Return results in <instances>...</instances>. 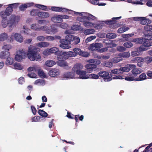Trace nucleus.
Listing matches in <instances>:
<instances>
[{"mask_svg": "<svg viewBox=\"0 0 152 152\" xmlns=\"http://www.w3.org/2000/svg\"><path fill=\"white\" fill-rule=\"evenodd\" d=\"M40 51L39 48L30 45L28 47V52L24 50H20L18 53H19L23 59L25 58L27 56L31 61H39L41 59V56L39 53Z\"/></svg>", "mask_w": 152, "mask_h": 152, "instance_id": "f257e3e1", "label": "nucleus"}, {"mask_svg": "<svg viewBox=\"0 0 152 152\" xmlns=\"http://www.w3.org/2000/svg\"><path fill=\"white\" fill-rule=\"evenodd\" d=\"M82 15H81L82 17H78L77 20L80 22H83L85 20H92L95 19V16L87 12H82Z\"/></svg>", "mask_w": 152, "mask_h": 152, "instance_id": "f03ea898", "label": "nucleus"}, {"mask_svg": "<svg viewBox=\"0 0 152 152\" xmlns=\"http://www.w3.org/2000/svg\"><path fill=\"white\" fill-rule=\"evenodd\" d=\"M57 59L58 60H66L71 57L69 51L68 52H64L59 50L57 53Z\"/></svg>", "mask_w": 152, "mask_h": 152, "instance_id": "7ed1b4c3", "label": "nucleus"}, {"mask_svg": "<svg viewBox=\"0 0 152 152\" xmlns=\"http://www.w3.org/2000/svg\"><path fill=\"white\" fill-rule=\"evenodd\" d=\"M98 74L99 75V77L102 78H104V80L105 81H110L112 79L111 77H112V75L111 74L109 75L107 72L101 71L98 73Z\"/></svg>", "mask_w": 152, "mask_h": 152, "instance_id": "20e7f679", "label": "nucleus"}, {"mask_svg": "<svg viewBox=\"0 0 152 152\" xmlns=\"http://www.w3.org/2000/svg\"><path fill=\"white\" fill-rule=\"evenodd\" d=\"M135 20L140 21V24L142 25H145L146 23L148 24H150L151 21L149 19H147L145 17L134 18Z\"/></svg>", "mask_w": 152, "mask_h": 152, "instance_id": "39448f33", "label": "nucleus"}, {"mask_svg": "<svg viewBox=\"0 0 152 152\" xmlns=\"http://www.w3.org/2000/svg\"><path fill=\"white\" fill-rule=\"evenodd\" d=\"M146 49L143 46H141L138 48L136 49L135 50L132 52V56H135L139 55L142 51L146 50Z\"/></svg>", "mask_w": 152, "mask_h": 152, "instance_id": "423d86ee", "label": "nucleus"}, {"mask_svg": "<svg viewBox=\"0 0 152 152\" xmlns=\"http://www.w3.org/2000/svg\"><path fill=\"white\" fill-rule=\"evenodd\" d=\"M60 44L59 45L60 47L63 49H69L70 48V46L69 45L71 43L68 42L65 39H60Z\"/></svg>", "mask_w": 152, "mask_h": 152, "instance_id": "0eeeda50", "label": "nucleus"}, {"mask_svg": "<svg viewBox=\"0 0 152 152\" xmlns=\"http://www.w3.org/2000/svg\"><path fill=\"white\" fill-rule=\"evenodd\" d=\"M117 21L116 20H107L105 21V23L109 25L110 28H116L118 27V25L116 24Z\"/></svg>", "mask_w": 152, "mask_h": 152, "instance_id": "6e6552de", "label": "nucleus"}, {"mask_svg": "<svg viewBox=\"0 0 152 152\" xmlns=\"http://www.w3.org/2000/svg\"><path fill=\"white\" fill-rule=\"evenodd\" d=\"M49 74L51 77H57L60 75V72L58 69L54 68L49 71Z\"/></svg>", "mask_w": 152, "mask_h": 152, "instance_id": "1a4fd4ad", "label": "nucleus"}, {"mask_svg": "<svg viewBox=\"0 0 152 152\" xmlns=\"http://www.w3.org/2000/svg\"><path fill=\"white\" fill-rule=\"evenodd\" d=\"M135 67V65L132 64H129L126 65L125 67H121L120 68V71L122 72H128L133 68Z\"/></svg>", "mask_w": 152, "mask_h": 152, "instance_id": "9d476101", "label": "nucleus"}, {"mask_svg": "<svg viewBox=\"0 0 152 152\" xmlns=\"http://www.w3.org/2000/svg\"><path fill=\"white\" fill-rule=\"evenodd\" d=\"M139 59L141 62H144L148 64L150 63L152 61V57L148 56L145 57L143 58L139 57H137L136 58V61H138Z\"/></svg>", "mask_w": 152, "mask_h": 152, "instance_id": "9b49d317", "label": "nucleus"}, {"mask_svg": "<svg viewBox=\"0 0 152 152\" xmlns=\"http://www.w3.org/2000/svg\"><path fill=\"white\" fill-rule=\"evenodd\" d=\"M85 68L87 72L91 73L93 72L94 69L96 68V65H94V64H89L85 65Z\"/></svg>", "mask_w": 152, "mask_h": 152, "instance_id": "f8f14e48", "label": "nucleus"}, {"mask_svg": "<svg viewBox=\"0 0 152 152\" xmlns=\"http://www.w3.org/2000/svg\"><path fill=\"white\" fill-rule=\"evenodd\" d=\"M73 52L69 51L71 57H75L77 55H80L82 52L81 50L79 48H76L73 49Z\"/></svg>", "mask_w": 152, "mask_h": 152, "instance_id": "ddd939ff", "label": "nucleus"}, {"mask_svg": "<svg viewBox=\"0 0 152 152\" xmlns=\"http://www.w3.org/2000/svg\"><path fill=\"white\" fill-rule=\"evenodd\" d=\"M83 67L82 65L81 64H77L74 66L72 69V70L74 71V73L75 72L77 74L81 71V69H82Z\"/></svg>", "mask_w": 152, "mask_h": 152, "instance_id": "4468645a", "label": "nucleus"}, {"mask_svg": "<svg viewBox=\"0 0 152 152\" xmlns=\"http://www.w3.org/2000/svg\"><path fill=\"white\" fill-rule=\"evenodd\" d=\"M59 15H56V16L52 17L51 19V20L54 23H59L63 22V20L61 19L60 16Z\"/></svg>", "mask_w": 152, "mask_h": 152, "instance_id": "2eb2a0df", "label": "nucleus"}, {"mask_svg": "<svg viewBox=\"0 0 152 152\" xmlns=\"http://www.w3.org/2000/svg\"><path fill=\"white\" fill-rule=\"evenodd\" d=\"M50 16L49 13L45 12H39L38 13V17L41 18H47Z\"/></svg>", "mask_w": 152, "mask_h": 152, "instance_id": "dca6fc26", "label": "nucleus"}, {"mask_svg": "<svg viewBox=\"0 0 152 152\" xmlns=\"http://www.w3.org/2000/svg\"><path fill=\"white\" fill-rule=\"evenodd\" d=\"M132 70V73L134 76L136 77L137 75L139 74L142 72V70L140 69L136 68V66L135 67L133 68Z\"/></svg>", "mask_w": 152, "mask_h": 152, "instance_id": "f3484780", "label": "nucleus"}, {"mask_svg": "<svg viewBox=\"0 0 152 152\" xmlns=\"http://www.w3.org/2000/svg\"><path fill=\"white\" fill-rule=\"evenodd\" d=\"M10 55V52L6 50L1 51L0 53V58L2 59H5L9 57Z\"/></svg>", "mask_w": 152, "mask_h": 152, "instance_id": "a211bd4d", "label": "nucleus"}, {"mask_svg": "<svg viewBox=\"0 0 152 152\" xmlns=\"http://www.w3.org/2000/svg\"><path fill=\"white\" fill-rule=\"evenodd\" d=\"M79 75L80 78L82 79H86L88 78V75L86 74V72L84 71L81 70L77 74Z\"/></svg>", "mask_w": 152, "mask_h": 152, "instance_id": "6ab92c4d", "label": "nucleus"}, {"mask_svg": "<svg viewBox=\"0 0 152 152\" xmlns=\"http://www.w3.org/2000/svg\"><path fill=\"white\" fill-rule=\"evenodd\" d=\"M75 73L72 72H65L64 75V77L67 78H75Z\"/></svg>", "mask_w": 152, "mask_h": 152, "instance_id": "aec40b11", "label": "nucleus"}, {"mask_svg": "<svg viewBox=\"0 0 152 152\" xmlns=\"http://www.w3.org/2000/svg\"><path fill=\"white\" fill-rule=\"evenodd\" d=\"M144 35L145 38H144V40H145L150 41L152 40V32H148V31H145Z\"/></svg>", "mask_w": 152, "mask_h": 152, "instance_id": "412c9836", "label": "nucleus"}, {"mask_svg": "<svg viewBox=\"0 0 152 152\" xmlns=\"http://www.w3.org/2000/svg\"><path fill=\"white\" fill-rule=\"evenodd\" d=\"M16 19V16L14 15H12L9 18L8 20V24L11 27L13 25Z\"/></svg>", "mask_w": 152, "mask_h": 152, "instance_id": "4be33fe9", "label": "nucleus"}, {"mask_svg": "<svg viewBox=\"0 0 152 152\" xmlns=\"http://www.w3.org/2000/svg\"><path fill=\"white\" fill-rule=\"evenodd\" d=\"M15 39L17 41L22 42H23V37L20 34L18 33H15Z\"/></svg>", "mask_w": 152, "mask_h": 152, "instance_id": "5701e85b", "label": "nucleus"}, {"mask_svg": "<svg viewBox=\"0 0 152 152\" xmlns=\"http://www.w3.org/2000/svg\"><path fill=\"white\" fill-rule=\"evenodd\" d=\"M147 78V76L146 74L144 73H142L138 77L135 78V80L136 81H142L146 79Z\"/></svg>", "mask_w": 152, "mask_h": 152, "instance_id": "b1692460", "label": "nucleus"}, {"mask_svg": "<svg viewBox=\"0 0 152 152\" xmlns=\"http://www.w3.org/2000/svg\"><path fill=\"white\" fill-rule=\"evenodd\" d=\"M57 64L58 65L61 67H64L68 66L67 63L64 59L58 60Z\"/></svg>", "mask_w": 152, "mask_h": 152, "instance_id": "393cba45", "label": "nucleus"}, {"mask_svg": "<svg viewBox=\"0 0 152 152\" xmlns=\"http://www.w3.org/2000/svg\"><path fill=\"white\" fill-rule=\"evenodd\" d=\"M41 30L46 31V32L47 34H51L50 29H49V27L46 26H41L40 27H39V31Z\"/></svg>", "mask_w": 152, "mask_h": 152, "instance_id": "a878e982", "label": "nucleus"}, {"mask_svg": "<svg viewBox=\"0 0 152 152\" xmlns=\"http://www.w3.org/2000/svg\"><path fill=\"white\" fill-rule=\"evenodd\" d=\"M75 38V37L71 34H69L66 36L65 39H66L68 42H70L71 41H73V40Z\"/></svg>", "mask_w": 152, "mask_h": 152, "instance_id": "bb28decb", "label": "nucleus"}, {"mask_svg": "<svg viewBox=\"0 0 152 152\" xmlns=\"http://www.w3.org/2000/svg\"><path fill=\"white\" fill-rule=\"evenodd\" d=\"M7 34L5 33H3L0 34V41H4L8 38Z\"/></svg>", "mask_w": 152, "mask_h": 152, "instance_id": "cd10ccee", "label": "nucleus"}, {"mask_svg": "<svg viewBox=\"0 0 152 152\" xmlns=\"http://www.w3.org/2000/svg\"><path fill=\"white\" fill-rule=\"evenodd\" d=\"M49 45V43L45 42H40L37 44V46L40 47H48Z\"/></svg>", "mask_w": 152, "mask_h": 152, "instance_id": "c85d7f7f", "label": "nucleus"}, {"mask_svg": "<svg viewBox=\"0 0 152 152\" xmlns=\"http://www.w3.org/2000/svg\"><path fill=\"white\" fill-rule=\"evenodd\" d=\"M144 40V38L141 37L134 39H133L132 42H135L137 44H143Z\"/></svg>", "mask_w": 152, "mask_h": 152, "instance_id": "c756f323", "label": "nucleus"}, {"mask_svg": "<svg viewBox=\"0 0 152 152\" xmlns=\"http://www.w3.org/2000/svg\"><path fill=\"white\" fill-rule=\"evenodd\" d=\"M99 0H90V2L92 4L98 5L99 6H105L106 4L103 3H99Z\"/></svg>", "mask_w": 152, "mask_h": 152, "instance_id": "7c9ffc66", "label": "nucleus"}, {"mask_svg": "<svg viewBox=\"0 0 152 152\" xmlns=\"http://www.w3.org/2000/svg\"><path fill=\"white\" fill-rule=\"evenodd\" d=\"M38 113L40 115L43 117H46L48 115V114L46 112L41 109L38 110Z\"/></svg>", "mask_w": 152, "mask_h": 152, "instance_id": "2f4dec72", "label": "nucleus"}, {"mask_svg": "<svg viewBox=\"0 0 152 152\" xmlns=\"http://www.w3.org/2000/svg\"><path fill=\"white\" fill-rule=\"evenodd\" d=\"M14 61L13 58L8 57L6 61V65H11L13 64Z\"/></svg>", "mask_w": 152, "mask_h": 152, "instance_id": "473e14b6", "label": "nucleus"}, {"mask_svg": "<svg viewBox=\"0 0 152 152\" xmlns=\"http://www.w3.org/2000/svg\"><path fill=\"white\" fill-rule=\"evenodd\" d=\"M5 11L6 12L7 14L9 16L11 15L13 11V7H12V6H9L8 7H7L6 8Z\"/></svg>", "mask_w": 152, "mask_h": 152, "instance_id": "72a5a7b5", "label": "nucleus"}, {"mask_svg": "<svg viewBox=\"0 0 152 152\" xmlns=\"http://www.w3.org/2000/svg\"><path fill=\"white\" fill-rule=\"evenodd\" d=\"M55 64V62L53 60H48L45 62L46 65L49 67H51Z\"/></svg>", "mask_w": 152, "mask_h": 152, "instance_id": "f704fd0d", "label": "nucleus"}, {"mask_svg": "<svg viewBox=\"0 0 152 152\" xmlns=\"http://www.w3.org/2000/svg\"><path fill=\"white\" fill-rule=\"evenodd\" d=\"M59 51L58 49L56 47H52L49 49V51L50 54L55 53L56 56H57V53Z\"/></svg>", "mask_w": 152, "mask_h": 152, "instance_id": "c9c22d12", "label": "nucleus"}, {"mask_svg": "<svg viewBox=\"0 0 152 152\" xmlns=\"http://www.w3.org/2000/svg\"><path fill=\"white\" fill-rule=\"evenodd\" d=\"M119 56L124 58H128L130 56V53L129 52H124L119 54Z\"/></svg>", "mask_w": 152, "mask_h": 152, "instance_id": "e433bc0d", "label": "nucleus"}, {"mask_svg": "<svg viewBox=\"0 0 152 152\" xmlns=\"http://www.w3.org/2000/svg\"><path fill=\"white\" fill-rule=\"evenodd\" d=\"M91 20H85V21L83 22V23L84 25L86 27L89 28L90 26H93L94 25V23L90 22V21Z\"/></svg>", "mask_w": 152, "mask_h": 152, "instance_id": "4c0bfd02", "label": "nucleus"}, {"mask_svg": "<svg viewBox=\"0 0 152 152\" xmlns=\"http://www.w3.org/2000/svg\"><path fill=\"white\" fill-rule=\"evenodd\" d=\"M39 12V10L36 9H33L30 12V15L32 16H36L37 15L38 16V13Z\"/></svg>", "mask_w": 152, "mask_h": 152, "instance_id": "58836bf2", "label": "nucleus"}, {"mask_svg": "<svg viewBox=\"0 0 152 152\" xmlns=\"http://www.w3.org/2000/svg\"><path fill=\"white\" fill-rule=\"evenodd\" d=\"M143 42V45L145 47H149L152 45V42L145 40H144Z\"/></svg>", "mask_w": 152, "mask_h": 152, "instance_id": "ea45409f", "label": "nucleus"}, {"mask_svg": "<svg viewBox=\"0 0 152 152\" xmlns=\"http://www.w3.org/2000/svg\"><path fill=\"white\" fill-rule=\"evenodd\" d=\"M94 32V30L92 29H88L85 30L84 31V33L86 35H89L93 34Z\"/></svg>", "mask_w": 152, "mask_h": 152, "instance_id": "a19ab883", "label": "nucleus"}, {"mask_svg": "<svg viewBox=\"0 0 152 152\" xmlns=\"http://www.w3.org/2000/svg\"><path fill=\"white\" fill-rule=\"evenodd\" d=\"M28 6L27 4H23L19 7V10L21 11H24L27 8Z\"/></svg>", "mask_w": 152, "mask_h": 152, "instance_id": "79ce46f5", "label": "nucleus"}, {"mask_svg": "<svg viewBox=\"0 0 152 152\" xmlns=\"http://www.w3.org/2000/svg\"><path fill=\"white\" fill-rule=\"evenodd\" d=\"M1 24L4 28L6 27L8 25H9L7 18L2 19Z\"/></svg>", "mask_w": 152, "mask_h": 152, "instance_id": "37998d69", "label": "nucleus"}, {"mask_svg": "<svg viewBox=\"0 0 152 152\" xmlns=\"http://www.w3.org/2000/svg\"><path fill=\"white\" fill-rule=\"evenodd\" d=\"M116 35L115 34L112 33H108L107 34L106 37L107 38L109 39H114L116 37Z\"/></svg>", "mask_w": 152, "mask_h": 152, "instance_id": "c03bdc74", "label": "nucleus"}, {"mask_svg": "<svg viewBox=\"0 0 152 152\" xmlns=\"http://www.w3.org/2000/svg\"><path fill=\"white\" fill-rule=\"evenodd\" d=\"M144 29L145 31H148V32H152L151 30H152V25H146L144 26Z\"/></svg>", "mask_w": 152, "mask_h": 152, "instance_id": "a18cd8bd", "label": "nucleus"}, {"mask_svg": "<svg viewBox=\"0 0 152 152\" xmlns=\"http://www.w3.org/2000/svg\"><path fill=\"white\" fill-rule=\"evenodd\" d=\"M7 16H9L5 11H2L0 12V16L2 19L7 18Z\"/></svg>", "mask_w": 152, "mask_h": 152, "instance_id": "49530a36", "label": "nucleus"}, {"mask_svg": "<svg viewBox=\"0 0 152 152\" xmlns=\"http://www.w3.org/2000/svg\"><path fill=\"white\" fill-rule=\"evenodd\" d=\"M78 118H79V120L81 121H82L84 118V116L83 115H81L80 116L79 115H75L74 118L76 122H78Z\"/></svg>", "mask_w": 152, "mask_h": 152, "instance_id": "de8ad7c7", "label": "nucleus"}, {"mask_svg": "<svg viewBox=\"0 0 152 152\" xmlns=\"http://www.w3.org/2000/svg\"><path fill=\"white\" fill-rule=\"evenodd\" d=\"M38 75L41 77H45L46 75L42 70L39 69L38 71Z\"/></svg>", "mask_w": 152, "mask_h": 152, "instance_id": "09e8293b", "label": "nucleus"}, {"mask_svg": "<svg viewBox=\"0 0 152 152\" xmlns=\"http://www.w3.org/2000/svg\"><path fill=\"white\" fill-rule=\"evenodd\" d=\"M123 72H120V69H114L111 70L110 73L111 74H119L122 73Z\"/></svg>", "mask_w": 152, "mask_h": 152, "instance_id": "8fccbe9b", "label": "nucleus"}, {"mask_svg": "<svg viewBox=\"0 0 152 152\" xmlns=\"http://www.w3.org/2000/svg\"><path fill=\"white\" fill-rule=\"evenodd\" d=\"M14 68L16 69L21 70L22 69V67L20 64L17 63H15L13 65Z\"/></svg>", "mask_w": 152, "mask_h": 152, "instance_id": "3c124183", "label": "nucleus"}, {"mask_svg": "<svg viewBox=\"0 0 152 152\" xmlns=\"http://www.w3.org/2000/svg\"><path fill=\"white\" fill-rule=\"evenodd\" d=\"M57 26L56 25H52L51 26V33L56 32L57 31Z\"/></svg>", "mask_w": 152, "mask_h": 152, "instance_id": "603ef678", "label": "nucleus"}, {"mask_svg": "<svg viewBox=\"0 0 152 152\" xmlns=\"http://www.w3.org/2000/svg\"><path fill=\"white\" fill-rule=\"evenodd\" d=\"M124 46L126 48H129L132 47L133 45L132 42L129 41L124 43Z\"/></svg>", "mask_w": 152, "mask_h": 152, "instance_id": "864d4df0", "label": "nucleus"}, {"mask_svg": "<svg viewBox=\"0 0 152 152\" xmlns=\"http://www.w3.org/2000/svg\"><path fill=\"white\" fill-rule=\"evenodd\" d=\"M99 75L98 74L97 75L94 74H91L88 75V78L97 79L99 77Z\"/></svg>", "mask_w": 152, "mask_h": 152, "instance_id": "5fc2aeb1", "label": "nucleus"}, {"mask_svg": "<svg viewBox=\"0 0 152 152\" xmlns=\"http://www.w3.org/2000/svg\"><path fill=\"white\" fill-rule=\"evenodd\" d=\"M61 9V7L55 6L52 7H51V10L53 11L60 12Z\"/></svg>", "mask_w": 152, "mask_h": 152, "instance_id": "6e6d98bb", "label": "nucleus"}, {"mask_svg": "<svg viewBox=\"0 0 152 152\" xmlns=\"http://www.w3.org/2000/svg\"><path fill=\"white\" fill-rule=\"evenodd\" d=\"M38 25L36 24H33L31 25V28L32 29L35 30L39 31V27H38Z\"/></svg>", "mask_w": 152, "mask_h": 152, "instance_id": "4d7b16f0", "label": "nucleus"}, {"mask_svg": "<svg viewBox=\"0 0 152 152\" xmlns=\"http://www.w3.org/2000/svg\"><path fill=\"white\" fill-rule=\"evenodd\" d=\"M45 83V81L42 79H38L36 80L34 82L35 84H37L39 83H40V84H43Z\"/></svg>", "mask_w": 152, "mask_h": 152, "instance_id": "13d9d810", "label": "nucleus"}, {"mask_svg": "<svg viewBox=\"0 0 152 152\" xmlns=\"http://www.w3.org/2000/svg\"><path fill=\"white\" fill-rule=\"evenodd\" d=\"M121 60H122V57L119 56V57L113 58V61L114 63H118Z\"/></svg>", "mask_w": 152, "mask_h": 152, "instance_id": "bf43d9fd", "label": "nucleus"}, {"mask_svg": "<svg viewBox=\"0 0 152 152\" xmlns=\"http://www.w3.org/2000/svg\"><path fill=\"white\" fill-rule=\"evenodd\" d=\"M15 39V34L14 33H13L10 37L8 38L7 41L9 42H12Z\"/></svg>", "mask_w": 152, "mask_h": 152, "instance_id": "052dcab7", "label": "nucleus"}, {"mask_svg": "<svg viewBox=\"0 0 152 152\" xmlns=\"http://www.w3.org/2000/svg\"><path fill=\"white\" fill-rule=\"evenodd\" d=\"M23 59V58H22L21 57L19 53L16 54L15 56V60L18 61H21Z\"/></svg>", "mask_w": 152, "mask_h": 152, "instance_id": "680f3d73", "label": "nucleus"}, {"mask_svg": "<svg viewBox=\"0 0 152 152\" xmlns=\"http://www.w3.org/2000/svg\"><path fill=\"white\" fill-rule=\"evenodd\" d=\"M80 56L83 57H87L89 56V54L88 52L82 51Z\"/></svg>", "mask_w": 152, "mask_h": 152, "instance_id": "e2e57ef3", "label": "nucleus"}, {"mask_svg": "<svg viewBox=\"0 0 152 152\" xmlns=\"http://www.w3.org/2000/svg\"><path fill=\"white\" fill-rule=\"evenodd\" d=\"M31 111L34 115H35L37 113V110L35 107L33 105H31Z\"/></svg>", "mask_w": 152, "mask_h": 152, "instance_id": "0e129e2a", "label": "nucleus"}, {"mask_svg": "<svg viewBox=\"0 0 152 152\" xmlns=\"http://www.w3.org/2000/svg\"><path fill=\"white\" fill-rule=\"evenodd\" d=\"M73 41H74L73 43L74 45H77L80 42V40L79 37H75Z\"/></svg>", "mask_w": 152, "mask_h": 152, "instance_id": "69168bd1", "label": "nucleus"}, {"mask_svg": "<svg viewBox=\"0 0 152 152\" xmlns=\"http://www.w3.org/2000/svg\"><path fill=\"white\" fill-rule=\"evenodd\" d=\"M11 46L10 45H4L3 47L4 49L6 51H8L11 48Z\"/></svg>", "mask_w": 152, "mask_h": 152, "instance_id": "338daca9", "label": "nucleus"}, {"mask_svg": "<svg viewBox=\"0 0 152 152\" xmlns=\"http://www.w3.org/2000/svg\"><path fill=\"white\" fill-rule=\"evenodd\" d=\"M117 50L118 51L120 52L125 51L126 48L123 46H119L117 47Z\"/></svg>", "mask_w": 152, "mask_h": 152, "instance_id": "774afa93", "label": "nucleus"}]
</instances>
